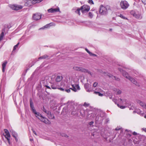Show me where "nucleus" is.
<instances>
[{
  "label": "nucleus",
  "mask_w": 146,
  "mask_h": 146,
  "mask_svg": "<svg viewBox=\"0 0 146 146\" xmlns=\"http://www.w3.org/2000/svg\"><path fill=\"white\" fill-rule=\"evenodd\" d=\"M30 102L31 109L33 113L35 114L36 116L41 121L45 123L48 124H50V122L47 119L43 117L39 112L36 111V110L34 108V105L32 99H30Z\"/></svg>",
  "instance_id": "obj_1"
},
{
  "label": "nucleus",
  "mask_w": 146,
  "mask_h": 146,
  "mask_svg": "<svg viewBox=\"0 0 146 146\" xmlns=\"http://www.w3.org/2000/svg\"><path fill=\"white\" fill-rule=\"evenodd\" d=\"M110 9V6L107 5L104 6L101 5L100 6L99 12L102 15H105L108 13V11Z\"/></svg>",
  "instance_id": "obj_2"
},
{
  "label": "nucleus",
  "mask_w": 146,
  "mask_h": 146,
  "mask_svg": "<svg viewBox=\"0 0 146 146\" xmlns=\"http://www.w3.org/2000/svg\"><path fill=\"white\" fill-rule=\"evenodd\" d=\"M118 69L119 71L121 72H122L123 75L126 78L129 80H130L132 83H133L134 84H136L137 83V82L135 79L129 76L128 74L126 72L120 68H119Z\"/></svg>",
  "instance_id": "obj_3"
},
{
  "label": "nucleus",
  "mask_w": 146,
  "mask_h": 146,
  "mask_svg": "<svg viewBox=\"0 0 146 146\" xmlns=\"http://www.w3.org/2000/svg\"><path fill=\"white\" fill-rule=\"evenodd\" d=\"M43 0H27L25 3V5L29 6L32 4H35L42 2Z\"/></svg>",
  "instance_id": "obj_4"
},
{
  "label": "nucleus",
  "mask_w": 146,
  "mask_h": 146,
  "mask_svg": "<svg viewBox=\"0 0 146 146\" xmlns=\"http://www.w3.org/2000/svg\"><path fill=\"white\" fill-rule=\"evenodd\" d=\"M121 8L125 10L127 9L129 6V4L126 1H121L120 3Z\"/></svg>",
  "instance_id": "obj_5"
},
{
  "label": "nucleus",
  "mask_w": 146,
  "mask_h": 146,
  "mask_svg": "<svg viewBox=\"0 0 146 146\" xmlns=\"http://www.w3.org/2000/svg\"><path fill=\"white\" fill-rule=\"evenodd\" d=\"M9 7L13 10L17 11L23 8V6L20 5H10Z\"/></svg>",
  "instance_id": "obj_6"
},
{
  "label": "nucleus",
  "mask_w": 146,
  "mask_h": 146,
  "mask_svg": "<svg viewBox=\"0 0 146 146\" xmlns=\"http://www.w3.org/2000/svg\"><path fill=\"white\" fill-rule=\"evenodd\" d=\"M80 9L82 13H84L87 12L89 11L90 7L87 5H84L81 7Z\"/></svg>",
  "instance_id": "obj_7"
},
{
  "label": "nucleus",
  "mask_w": 146,
  "mask_h": 146,
  "mask_svg": "<svg viewBox=\"0 0 146 146\" xmlns=\"http://www.w3.org/2000/svg\"><path fill=\"white\" fill-rule=\"evenodd\" d=\"M75 69L84 73H88V74L91 75V72L90 71H88V70L84 68L81 67H75Z\"/></svg>",
  "instance_id": "obj_8"
},
{
  "label": "nucleus",
  "mask_w": 146,
  "mask_h": 146,
  "mask_svg": "<svg viewBox=\"0 0 146 146\" xmlns=\"http://www.w3.org/2000/svg\"><path fill=\"white\" fill-rule=\"evenodd\" d=\"M4 131L5 132L4 136L8 140L9 143L10 144V135L9 134V131L7 129H5Z\"/></svg>",
  "instance_id": "obj_9"
},
{
  "label": "nucleus",
  "mask_w": 146,
  "mask_h": 146,
  "mask_svg": "<svg viewBox=\"0 0 146 146\" xmlns=\"http://www.w3.org/2000/svg\"><path fill=\"white\" fill-rule=\"evenodd\" d=\"M41 15L40 13H36L33 15V18L35 20H38L41 19Z\"/></svg>",
  "instance_id": "obj_10"
},
{
  "label": "nucleus",
  "mask_w": 146,
  "mask_h": 146,
  "mask_svg": "<svg viewBox=\"0 0 146 146\" xmlns=\"http://www.w3.org/2000/svg\"><path fill=\"white\" fill-rule=\"evenodd\" d=\"M72 88H70V89L75 92H76L77 90H79L80 89L78 84H72Z\"/></svg>",
  "instance_id": "obj_11"
},
{
  "label": "nucleus",
  "mask_w": 146,
  "mask_h": 146,
  "mask_svg": "<svg viewBox=\"0 0 146 146\" xmlns=\"http://www.w3.org/2000/svg\"><path fill=\"white\" fill-rule=\"evenodd\" d=\"M48 12L50 13H54L60 11V9L59 7H57L56 8L53 9L51 8L47 10Z\"/></svg>",
  "instance_id": "obj_12"
},
{
  "label": "nucleus",
  "mask_w": 146,
  "mask_h": 146,
  "mask_svg": "<svg viewBox=\"0 0 146 146\" xmlns=\"http://www.w3.org/2000/svg\"><path fill=\"white\" fill-rule=\"evenodd\" d=\"M51 87L53 89H55L58 88V85L56 82H54L51 83Z\"/></svg>",
  "instance_id": "obj_13"
},
{
  "label": "nucleus",
  "mask_w": 146,
  "mask_h": 146,
  "mask_svg": "<svg viewBox=\"0 0 146 146\" xmlns=\"http://www.w3.org/2000/svg\"><path fill=\"white\" fill-rule=\"evenodd\" d=\"M137 102L138 104H139L143 108H146V104H145L139 100H137Z\"/></svg>",
  "instance_id": "obj_14"
},
{
  "label": "nucleus",
  "mask_w": 146,
  "mask_h": 146,
  "mask_svg": "<svg viewBox=\"0 0 146 146\" xmlns=\"http://www.w3.org/2000/svg\"><path fill=\"white\" fill-rule=\"evenodd\" d=\"M107 75L110 78H111L113 80H115L117 81H119V79L118 78L110 74H107Z\"/></svg>",
  "instance_id": "obj_15"
},
{
  "label": "nucleus",
  "mask_w": 146,
  "mask_h": 146,
  "mask_svg": "<svg viewBox=\"0 0 146 146\" xmlns=\"http://www.w3.org/2000/svg\"><path fill=\"white\" fill-rule=\"evenodd\" d=\"M62 79V77L61 76H57L56 78V82H60Z\"/></svg>",
  "instance_id": "obj_16"
},
{
  "label": "nucleus",
  "mask_w": 146,
  "mask_h": 146,
  "mask_svg": "<svg viewBox=\"0 0 146 146\" xmlns=\"http://www.w3.org/2000/svg\"><path fill=\"white\" fill-rule=\"evenodd\" d=\"M7 63V62L6 61H5L2 64V72H4L5 71V69L6 66V65Z\"/></svg>",
  "instance_id": "obj_17"
},
{
  "label": "nucleus",
  "mask_w": 146,
  "mask_h": 146,
  "mask_svg": "<svg viewBox=\"0 0 146 146\" xmlns=\"http://www.w3.org/2000/svg\"><path fill=\"white\" fill-rule=\"evenodd\" d=\"M49 57V56L47 55H43L38 58V59H45L46 58H48V59H49L50 58H48Z\"/></svg>",
  "instance_id": "obj_18"
},
{
  "label": "nucleus",
  "mask_w": 146,
  "mask_h": 146,
  "mask_svg": "<svg viewBox=\"0 0 146 146\" xmlns=\"http://www.w3.org/2000/svg\"><path fill=\"white\" fill-rule=\"evenodd\" d=\"M119 100L121 101H122V103L124 104H128V101L125 99H122L121 98H120Z\"/></svg>",
  "instance_id": "obj_19"
},
{
  "label": "nucleus",
  "mask_w": 146,
  "mask_h": 146,
  "mask_svg": "<svg viewBox=\"0 0 146 146\" xmlns=\"http://www.w3.org/2000/svg\"><path fill=\"white\" fill-rule=\"evenodd\" d=\"M43 111L45 113L47 114H51L50 112L46 110L43 106L42 109Z\"/></svg>",
  "instance_id": "obj_20"
},
{
  "label": "nucleus",
  "mask_w": 146,
  "mask_h": 146,
  "mask_svg": "<svg viewBox=\"0 0 146 146\" xmlns=\"http://www.w3.org/2000/svg\"><path fill=\"white\" fill-rule=\"evenodd\" d=\"M133 16L135 18L137 19H139L141 17V15L139 14H137L135 13H134L133 14Z\"/></svg>",
  "instance_id": "obj_21"
},
{
  "label": "nucleus",
  "mask_w": 146,
  "mask_h": 146,
  "mask_svg": "<svg viewBox=\"0 0 146 146\" xmlns=\"http://www.w3.org/2000/svg\"><path fill=\"white\" fill-rule=\"evenodd\" d=\"M114 90L115 92H117V94H120L121 93V91L120 90L117 89H115Z\"/></svg>",
  "instance_id": "obj_22"
},
{
  "label": "nucleus",
  "mask_w": 146,
  "mask_h": 146,
  "mask_svg": "<svg viewBox=\"0 0 146 146\" xmlns=\"http://www.w3.org/2000/svg\"><path fill=\"white\" fill-rule=\"evenodd\" d=\"M138 137L139 139V141H141L142 140V139H144V136H143V135H138Z\"/></svg>",
  "instance_id": "obj_23"
},
{
  "label": "nucleus",
  "mask_w": 146,
  "mask_h": 146,
  "mask_svg": "<svg viewBox=\"0 0 146 146\" xmlns=\"http://www.w3.org/2000/svg\"><path fill=\"white\" fill-rule=\"evenodd\" d=\"M51 114H47L48 117L50 119H53L54 118V117L53 114H52L50 112Z\"/></svg>",
  "instance_id": "obj_24"
},
{
  "label": "nucleus",
  "mask_w": 146,
  "mask_h": 146,
  "mask_svg": "<svg viewBox=\"0 0 146 146\" xmlns=\"http://www.w3.org/2000/svg\"><path fill=\"white\" fill-rule=\"evenodd\" d=\"M4 36V33H2L0 36V41H1L3 38Z\"/></svg>",
  "instance_id": "obj_25"
},
{
  "label": "nucleus",
  "mask_w": 146,
  "mask_h": 146,
  "mask_svg": "<svg viewBox=\"0 0 146 146\" xmlns=\"http://www.w3.org/2000/svg\"><path fill=\"white\" fill-rule=\"evenodd\" d=\"M94 93L96 94H98V95L99 96H103V95L102 94L100 93V92H96L95 91L94 92Z\"/></svg>",
  "instance_id": "obj_26"
},
{
  "label": "nucleus",
  "mask_w": 146,
  "mask_h": 146,
  "mask_svg": "<svg viewBox=\"0 0 146 146\" xmlns=\"http://www.w3.org/2000/svg\"><path fill=\"white\" fill-rule=\"evenodd\" d=\"M19 43L18 42L16 45H15L14 46L13 48V51L15 50L16 49V48L18 47V46L19 44Z\"/></svg>",
  "instance_id": "obj_27"
},
{
  "label": "nucleus",
  "mask_w": 146,
  "mask_h": 146,
  "mask_svg": "<svg viewBox=\"0 0 146 146\" xmlns=\"http://www.w3.org/2000/svg\"><path fill=\"white\" fill-rule=\"evenodd\" d=\"M81 10L80 8H78L76 11L75 12L76 13L78 14L79 15H80V11Z\"/></svg>",
  "instance_id": "obj_28"
},
{
  "label": "nucleus",
  "mask_w": 146,
  "mask_h": 146,
  "mask_svg": "<svg viewBox=\"0 0 146 146\" xmlns=\"http://www.w3.org/2000/svg\"><path fill=\"white\" fill-rule=\"evenodd\" d=\"M119 16L123 19H127V18L126 17H124L121 14H120Z\"/></svg>",
  "instance_id": "obj_29"
},
{
  "label": "nucleus",
  "mask_w": 146,
  "mask_h": 146,
  "mask_svg": "<svg viewBox=\"0 0 146 146\" xmlns=\"http://www.w3.org/2000/svg\"><path fill=\"white\" fill-rule=\"evenodd\" d=\"M50 26V25L49 24L46 25L45 26H44L43 27L40 28V29H43L44 28H47L48 27H49Z\"/></svg>",
  "instance_id": "obj_30"
},
{
  "label": "nucleus",
  "mask_w": 146,
  "mask_h": 146,
  "mask_svg": "<svg viewBox=\"0 0 146 146\" xmlns=\"http://www.w3.org/2000/svg\"><path fill=\"white\" fill-rule=\"evenodd\" d=\"M89 105L90 104H89L87 103L86 102L84 103L83 105V106L85 107H88L89 106Z\"/></svg>",
  "instance_id": "obj_31"
},
{
  "label": "nucleus",
  "mask_w": 146,
  "mask_h": 146,
  "mask_svg": "<svg viewBox=\"0 0 146 146\" xmlns=\"http://www.w3.org/2000/svg\"><path fill=\"white\" fill-rule=\"evenodd\" d=\"M117 106L119 107L120 108L122 109H123L125 108V106H120L119 104H117Z\"/></svg>",
  "instance_id": "obj_32"
},
{
  "label": "nucleus",
  "mask_w": 146,
  "mask_h": 146,
  "mask_svg": "<svg viewBox=\"0 0 146 146\" xmlns=\"http://www.w3.org/2000/svg\"><path fill=\"white\" fill-rule=\"evenodd\" d=\"M133 142L135 144H139V140H133Z\"/></svg>",
  "instance_id": "obj_33"
},
{
  "label": "nucleus",
  "mask_w": 146,
  "mask_h": 146,
  "mask_svg": "<svg viewBox=\"0 0 146 146\" xmlns=\"http://www.w3.org/2000/svg\"><path fill=\"white\" fill-rule=\"evenodd\" d=\"M88 3L90 4H94V3L92 0H89Z\"/></svg>",
  "instance_id": "obj_34"
},
{
  "label": "nucleus",
  "mask_w": 146,
  "mask_h": 146,
  "mask_svg": "<svg viewBox=\"0 0 146 146\" xmlns=\"http://www.w3.org/2000/svg\"><path fill=\"white\" fill-rule=\"evenodd\" d=\"M89 84H85L84 85V86L86 89H87L88 88Z\"/></svg>",
  "instance_id": "obj_35"
},
{
  "label": "nucleus",
  "mask_w": 146,
  "mask_h": 146,
  "mask_svg": "<svg viewBox=\"0 0 146 146\" xmlns=\"http://www.w3.org/2000/svg\"><path fill=\"white\" fill-rule=\"evenodd\" d=\"M89 15L90 18H91L93 17V15L91 12L89 13Z\"/></svg>",
  "instance_id": "obj_36"
},
{
  "label": "nucleus",
  "mask_w": 146,
  "mask_h": 146,
  "mask_svg": "<svg viewBox=\"0 0 146 146\" xmlns=\"http://www.w3.org/2000/svg\"><path fill=\"white\" fill-rule=\"evenodd\" d=\"M85 50L90 55V54H92V53L87 48H85Z\"/></svg>",
  "instance_id": "obj_37"
},
{
  "label": "nucleus",
  "mask_w": 146,
  "mask_h": 146,
  "mask_svg": "<svg viewBox=\"0 0 146 146\" xmlns=\"http://www.w3.org/2000/svg\"><path fill=\"white\" fill-rule=\"evenodd\" d=\"M97 85H98V83L96 82H95L93 84V86L94 87H95Z\"/></svg>",
  "instance_id": "obj_38"
},
{
  "label": "nucleus",
  "mask_w": 146,
  "mask_h": 146,
  "mask_svg": "<svg viewBox=\"0 0 146 146\" xmlns=\"http://www.w3.org/2000/svg\"><path fill=\"white\" fill-rule=\"evenodd\" d=\"M70 89H70V88L69 89H65V91H66V92H68V93H69L70 92Z\"/></svg>",
  "instance_id": "obj_39"
},
{
  "label": "nucleus",
  "mask_w": 146,
  "mask_h": 146,
  "mask_svg": "<svg viewBox=\"0 0 146 146\" xmlns=\"http://www.w3.org/2000/svg\"><path fill=\"white\" fill-rule=\"evenodd\" d=\"M61 135H62V136H64V137H68V136L67 135L64 134V133L62 134Z\"/></svg>",
  "instance_id": "obj_40"
},
{
  "label": "nucleus",
  "mask_w": 146,
  "mask_h": 146,
  "mask_svg": "<svg viewBox=\"0 0 146 146\" xmlns=\"http://www.w3.org/2000/svg\"><path fill=\"white\" fill-rule=\"evenodd\" d=\"M112 100L115 103V104H116V103L117 102V100L116 99L113 98V99H112Z\"/></svg>",
  "instance_id": "obj_41"
},
{
  "label": "nucleus",
  "mask_w": 146,
  "mask_h": 146,
  "mask_svg": "<svg viewBox=\"0 0 146 146\" xmlns=\"http://www.w3.org/2000/svg\"><path fill=\"white\" fill-rule=\"evenodd\" d=\"M142 2L144 4H146V0H141Z\"/></svg>",
  "instance_id": "obj_42"
},
{
  "label": "nucleus",
  "mask_w": 146,
  "mask_h": 146,
  "mask_svg": "<svg viewBox=\"0 0 146 146\" xmlns=\"http://www.w3.org/2000/svg\"><path fill=\"white\" fill-rule=\"evenodd\" d=\"M5 31V28H4L2 30V33H4Z\"/></svg>",
  "instance_id": "obj_43"
},
{
  "label": "nucleus",
  "mask_w": 146,
  "mask_h": 146,
  "mask_svg": "<svg viewBox=\"0 0 146 146\" xmlns=\"http://www.w3.org/2000/svg\"><path fill=\"white\" fill-rule=\"evenodd\" d=\"M137 112L138 114H140L141 111L140 110H137Z\"/></svg>",
  "instance_id": "obj_44"
},
{
  "label": "nucleus",
  "mask_w": 146,
  "mask_h": 146,
  "mask_svg": "<svg viewBox=\"0 0 146 146\" xmlns=\"http://www.w3.org/2000/svg\"><path fill=\"white\" fill-rule=\"evenodd\" d=\"M120 128H119L118 127H117L115 129V130H116V131H117V130H120Z\"/></svg>",
  "instance_id": "obj_45"
},
{
  "label": "nucleus",
  "mask_w": 146,
  "mask_h": 146,
  "mask_svg": "<svg viewBox=\"0 0 146 146\" xmlns=\"http://www.w3.org/2000/svg\"><path fill=\"white\" fill-rule=\"evenodd\" d=\"M45 86L47 88L50 89H51V88L49 86H47V85H46Z\"/></svg>",
  "instance_id": "obj_46"
},
{
  "label": "nucleus",
  "mask_w": 146,
  "mask_h": 146,
  "mask_svg": "<svg viewBox=\"0 0 146 146\" xmlns=\"http://www.w3.org/2000/svg\"><path fill=\"white\" fill-rule=\"evenodd\" d=\"M86 91L87 92H91L92 91V90H90L89 89H88V88L87 89H86Z\"/></svg>",
  "instance_id": "obj_47"
},
{
  "label": "nucleus",
  "mask_w": 146,
  "mask_h": 146,
  "mask_svg": "<svg viewBox=\"0 0 146 146\" xmlns=\"http://www.w3.org/2000/svg\"><path fill=\"white\" fill-rule=\"evenodd\" d=\"M90 55L92 56H96V55L94 54H93L92 53V54H90Z\"/></svg>",
  "instance_id": "obj_48"
},
{
  "label": "nucleus",
  "mask_w": 146,
  "mask_h": 146,
  "mask_svg": "<svg viewBox=\"0 0 146 146\" xmlns=\"http://www.w3.org/2000/svg\"><path fill=\"white\" fill-rule=\"evenodd\" d=\"M94 123L93 121H91L89 123V125H91Z\"/></svg>",
  "instance_id": "obj_49"
},
{
  "label": "nucleus",
  "mask_w": 146,
  "mask_h": 146,
  "mask_svg": "<svg viewBox=\"0 0 146 146\" xmlns=\"http://www.w3.org/2000/svg\"><path fill=\"white\" fill-rule=\"evenodd\" d=\"M133 134L134 135H137V133L135 132H133Z\"/></svg>",
  "instance_id": "obj_50"
},
{
  "label": "nucleus",
  "mask_w": 146,
  "mask_h": 146,
  "mask_svg": "<svg viewBox=\"0 0 146 146\" xmlns=\"http://www.w3.org/2000/svg\"><path fill=\"white\" fill-rule=\"evenodd\" d=\"M32 131H33V133H34L35 134V135H37V134H36V132H35V131H34L33 129L32 130Z\"/></svg>",
  "instance_id": "obj_51"
},
{
  "label": "nucleus",
  "mask_w": 146,
  "mask_h": 146,
  "mask_svg": "<svg viewBox=\"0 0 146 146\" xmlns=\"http://www.w3.org/2000/svg\"><path fill=\"white\" fill-rule=\"evenodd\" d=\"M142 129L143 131H144L145 132H146V128H143Z\"/></svg>",
  "instance_id": "obj_52"
},
{
  "label": "nucleus",
  "mask_w": 146,
  "mask_h": 146,
  "mask_svg": "<svg viewBox=\"0 0 146 146\" xmlns=\"http://www.w3.org/2000/svg\"><path fill=\"white\" fill-rule=\"evenodd\" d=\"M59 89L62 91L64 90V89L62 88H60Z\"/></svg>",
  "instance_id": "obj_53"
},
{
  "label": "nucleus",
  "mask_w": 146,
  "mask_h": 146,
  "mask_svg": "<svg viewBox=\"0 0 146 146\" xmlns=\"http://www.w3.org/2000/svg\"><path fill=\"white\" fill-rule=\"evenodd\" d=\"M30 141H33V138H32V139L30 138Z\"/></svg>",
  "instance_id": "obj_54"
},
{
  "label": "nucleus",
  "mask_w": 146,
  "mask_h": 146,
  "mask_svg": "<svg viewBox=\"0 0 146 146\" xmlns=\"http://www.w3.org/2000/svg\"><path fill=\"white\" fill-rule=\"evenodd\" d=\"M96 121H98V119H97V117H96Z\"/></svg>",
  "instance_id": "obj_55"
},
{
  "label": "nucleus",
  "mask_w": 146,
  "mask_h": 146,
  "mask_svg": "<svg viewBox=\"0 0 146 146\" xmlns=\"http://www.w3.org/2000/svg\"><path fill=\"white\" fill-rule=\"evenodd\" d=\"M13 137H15V138L16 137V136L15 135H15L13 134Z\"/></svg>",
  "instance_id": "obj_56"
},
{
  "label": "nucleus",
  "mask_w": 146,
  "mask_h": 146,
  "mask_svg": "<svg viewBox=\"0 0 146 146\" xmlns=\"http://www.w3.org/2000/svg\"><path fill=\"white\" fill-rule=\"evenodd\" d=\"M112 96H110L109 97V98L110 99H112Z\"/></svg>",
  "instance_id": "obj_57"
},
{
  "label": "nucleus",
  "mask_w": 146,
  "mask_h": 146,
  "mask_svg": "<svg viewBox=\"0 0 146 146\" xmlns=\"http://www.w3.org/2000/svg\"><path fill=\"white\" fill-rule=\"evenodd\" d=\"M82 116V117H84V115L82 114L81 115Z\"/></svg>",
  "instance_id": "obj_58"
},
{
  "label": "nucleus",
  "mask_w": 146,
  "mask_h": 146,
  "mask_svg": "<svg viewBox=\"0 0 146 146\" xmlns=\"http://www.w3.org/2000/svg\"><path fill=\"white\" fill-rule=\"evenodd\" d=\"M112 29H110V31H112Z\"/></svg>",
  "instance_id": "obj_59"
},
{
  "label": "nucleus",
  "mask_w": 146,
  "mask_h": 146,
  "mask_svg": "<svg viewBox=\"0 0 146 146\" xmlns=\"http://www.w3.org/2000/svg\"><path fill=\"white\" fill-rule=\"evenodd\" d=\"M144 117H145V118H146V115H145V116H144Z\"/></svg>",
  "instance_id": "obj_60"
},
{
  "label": "nucleus",
  "mask_w": 146,
  "mask_h": 146,
  "mask_svg": "<svg viewBox=\"0 0 146 146\" xmlns=\"http://www.w3.org/2000/svg\"><path fill=\"white\" fill-rule=\"evenodd\" d=\"M133 113H135V111H133Z\"/></svg>",
  "instance_id": "obj_61"
},
{
  "label": "nucleus",
  "mask_w": 146,
  "mask_h": 146,
  "mask_svg": "<svg viewBox=\"0 0 146 146\" xmlns=\"http://www.w3.org/2000/svg\"><path fill=\"white\" fill-rule=\"evenodd\" d=\"M145 59H146V55L145 57Z\"/></svg>",
  "instance_id": "obj_62"
}]
</instances>
